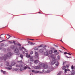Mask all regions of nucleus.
Masks as SVG:
<instances>
[{
  "label": "nucleus",
  "instance_id": "1",
  "mask_svg": "<svg viewBox=\"0 0 75 75\" xmlns=\"http://www.w3.org/2000/svg\"><path fill=\"white\" fill-rule=\"evenodd\" d=\"M16 67H19L20 68V71H23L24 69H26L27 68V67L25 66H23L22 64H20L19 65L16 64Z\"/></svg>",
  "mask_w": 75,
  "mask_h": 75
},
{
  "label": "nucleus",
  "instance_id": "2",
  "mask_svg": "<svg viewBox=\"0 0 75 75\" xmlns=\"http://www.w3.org/2000/svg\"><path fill=\"white\" fill-rule=\"evenodd\" d=\"M52 62L51 63V65H54L55 62H56V60L57 59H56V58L55 57H52Z\"/></svg>",
  "mask_w": 75,
  "mask_h": 75
},
{
  "label": "nucleus",
  "instance_id": "3",
  "mask_svg": "<svg viewBox=\"0 0 75 75\" xmlns=\"http://www.w3.org/2000/svg\"><path fill=\"white\" fill-rule=\"evenodd\" d=\"M15 52L16 53V54L17 55H20V52H19V50L18 49H15L14 50Z\"/></svg>",
  "mask_w": 75,
  "mask_h": 75
},
{
  "label": "nucleus",
  "instance_id": "4",
  "mask_svg": "<svg viewBox=\"0 0 75 75\" xmlns=\"http://www.w3.org/2000/svg\"><path fill=\"white\" fill-rule=\"evenodd\" d=\"M4 59V61H6L7 59L6 57V55H4V56H2L0 57V59L1 60H3Z\"/></svg>",
  "mask_w": 75,
  "mask_h": 75
},
{
  "label": "nucleus",
  "instance_id": "5",
  "mask_svg": "<svg viewBox=\"0 0 75 75\" xmlns=\"http://www.w3.org/2000/svg\"><path fill=\"white\" fill-rule=\"evenodd\" d=\"M43 67L44 69H47L48 68V65L47 64H41Z\"/></svg>",
  "mask_w": 75,
  "mask_h": 75
},
{
  "label": "nucleus",
  "instance_id": "6",
  "mask_svg": "<svg viewBox=\"0 0 75 75\" xmlns=\"http://www.w3.org/2000/svg\"><path fill=\"white\" fill-rule=\"evenodd\" d=\"M42 67V65L41 64L38 66H35L34 67V68L35 69H40L41 67Z\"/></svg>",
  "mask_w": 75,
  "mask_h": 75
},
{
  "label": "nucleus",
  "instance_id": "7",
  "mask_svg": "<svg viewBox=\"0 0 75 75\" xmlns=\"http://www.w3.org/2000/svg\"><path fill=\"white\" fill-rule=\"evenodd\" d=\"M12 55H13V54L9 52L6 55H5V57H11V56Z\"/></svg>",
  "mask_w": 75,
  "mask_h": 75
},
{
  "label": "nucleus",
  "instance_id": "8",
  "mask_svg": "<svg viewBox=\"0 0 75 75\" xmlns=\"http://www.w3.org/2000/svg\"><path fill=\"white\" fill-rule=\"evenodd\" d=\"M35 57L38 58V59H39V57L38 56V53L37 52H35Z\"/></svg>",
  "mask_w": 75,
  "mask_h": 75
},
{
  "label": "nucleus",
  "instance_id": "9",
  "mask_svg": "<svg viewBox=\"0 0 75 75\" xmlns=\"http://www.w3.org/2000/svg\"><path fill=\"white\" fill-rule=\"evenodd\" d=\"M30 61L31 62H33L34 61V59H33V57H30Z\"/></svg>",
  "mask_w": 75,
  "mask_h": 75
},
{
  "label": "nucleus",
  "instance_id": "10",
  "mask_svg": "<svg viewBox=\"0 0 75 75\" xmlns=\"http://www.w3.org/2000/svg\"><path fill=\"white\" fill-rule=\"evenodd\" d=\"M39 52L40 53H42L44 52V50L42 49H41L39 50Z\"/></svg>",
  "mask_w": 75,
  "mask_h": 75
},
{
  "label": "nucleus",
  "instance_id": "11",
  "mask_svg": "<svg viewBox=\"0 0 75 75\" xmlns=\"http://www.w3.org/2000/svg\"><path fill=\"white\" fill-rule=\"evenodd\" d=\"M7 69H8V70H10V69H12V67L11 66H9V67L7 68Z\"/></svg>",
  "mask_w": 75,
  "mask_h": 75
},
{
  "label": "nucleus",
  "instance_id": "12",
  "mask_svg": "<svg viewBox=\"0 0 75 75\" xmlns=\"http://www.w3.org/2000/svg\"><path fill=\"white\" fill-rule=\"evenodd\" d=\"M53 53V50H51L49 51V54H52Z\"/></svg>",
  "mask_w": 75,
  "mask_h": 75
},
{
  "label": "nucleus",
  "instance_id": "13",
  "mask_svg": "<svg viewBox=\"0 0 75 75\" xmlns=\"http://www.w3.org/2000/svg\"><path fill=\"white\" fill-rule=\"evenodd\" d=\"M22 48L23 50H24V51H25V52H28V50H27V49L24 47H22Z\"/></svg>",
  "mask_w": 75,
  "mask_h": 75
},
{
  "label": "nucleus",
  "instance_id": "14",
  "mask_svg": "<svg viewBox=\"0 0 75 75\" xmlns=\"http://www.w3.org/2000/svg\"><path fill=\"white\" fill-rule=\"evenodd\" d=\"M4 34H1L0 36V38H4Z\"/></svg>",
  "mask_w": 75,
  "mask_h": 75
},
{
  "label": "nucleus",
  "instance_id": "15",
  "mask_svg": "<svg viewBox=\"0 0 75 75\" xmlns=\"http://www.w3.org/2000/svg\"><path fill=\"white\" fill-rule=\"evenodd\" d=\"M35 74L37 73H39V74H41V72L39 71H35Z\"/></svg>",
  "mask_w": 75,
  "mask_h": 75
},
{
  "label": "nucleus",
  "instance_id": "16",
  "mask_svg": "<svg viewBox=\"0 0 75 75\" xmlns=\"http://www.w3.org/2000/svg\"><path fill=\"white\" fill-rule=\"evenodd\" d=\"M15 65H16V62H12V63H11V65L12 66Z\"/></svg>",
  "mask_w": 75,
  "mask_h": 75
},
{
  "label": "nucleus",
  "instance_id": "17",
  "mask_svg": "<svg viewBox=\"0 0 75 75\" xmlns=\"http://www.w3.org/2000/svg\"><path fill=\"white\" fill-rule=\"evenodd\" d=\"M45 55H46V56H47L48 55V52H46L44 53Z\"/></svg>",
  "mask_w": 75,
  "mask_h": 75
},
{
  "label": "nucleus",
  "instance_id": "18",
  "mask_svg": "<svg viewBox=\"0 0 75 75\" xmlns=\"http://www.w3.org/2000/svg\"><path fill=\"white\" fill-rule=\"evenodd\" d=\"M39 62V60H35L34 61L35 64H37Z\"/></svg>",
  "mask_w": 75,
  "mask_h": 75
},
{
  "label": "nucleus",
  "instance_id": "19",
  "mask_svg": "<svg viewBox=\"0 0 75 75\" xmlns=\"http://www.w3.org/2000/svg\"><path fill=\"white\" fill-rule=\"evenodd\" d=\"M6 35H7L8 37V38H10V37H12L13 38V37H12V36H10V35L9 34H6Z\"/></svg>",
  "mask_w": 75,
  "mask_h": 75
},
{
  "label": "nucleus",
  "instance_id": "20",
  "mask_svg": "<svg viewBox=\"0 0 75 75\" xmlns=\"http://www.w3.org/2000/svg\"><path fill=\"white\" fill-rule=\"evenodd\" d=\"M34 50H38V48L35 47L34 48Z\"/></svg>",
  "mask_w": 75,
  "mask_h": 75
},
{
  "label": "nucleus",
  "instance_id": "21",
  "mask_svg": "<svg viewBox=\"0 0 75 75\" xmlns=\"http://www.w3.org/2000/svg\"><path fill=\"white\" fill-rule=\"evenodd\" d=\"M47 47V46L46 45H45L43 47V49H44L45 50L46 49V47Z\"/></svg>",
  "mask_w": 75,
  "mask_h": 75
},
{
  "label": "nucleus",
  "instance_id": "22",
  "mask_svg": "<svg viewBox=\"0 0 75 75\" xmlns=\"http://www.w3.org/2000/svg\"><path fill=\"white\" fill-rule=\"evenodd\" d=\"M20 57L22 59H23V55L22 54H21L20 55Z\"/></svg>",
  "mask_w": 75,
  "mask_h": 75
},
{
  "label": "nucleus",
  "instance_id": "23",
  "mask_svg": "<svg viewBox=\"0 0 75 75\" xmlns=\"http://www.w3.org/2000/svg\"><path fill=\"white\" fill-rule=\"evenodd\" d=\"M27 58H30V54H28V55H27L26 56Z\"/></svg>",
  "mask_w": 75,
  "mask_h": 75
},
{
  "label": "nucleus",
  "instance_id": "24",
  "mask_svg": "<svg viewBox=\"0 0 75 75\" xmlns=\"http://www.w3.org/2000/svg\"><path fill=\"white\" fill-rule=\"evenodd\" d=\"M17 45H18V46H19V47H21V44L19 43L17 44Z\"/></svg>",
  "mask_w": 75,
  "mask_h": 75
},
{
  "label": "nucleus",
  "instance_id": "25",
  "mask_svg": "<svg viewBox=\"0 0 75 75\" xmlns=\"http://www.w3.org/2000/svg\"><path fill=\"white\" fill-rule=\"evenodd\" d=\"M66 69V67L64 66L63 67L62 69H63L64 70V69Z\"/></svg>",
  "mask_w": 75,
  "mask_h": 75
},
{
  "label": "nucleus",
  "instance_id": "26",
  "mask_svg": "<svg viewBox=\"0 0 75 75\" xmlns=\"http://www.w3.org/2000/svg\"><path fill=\"white\" fill-rule=\"evenodd\" d=\"M57 58L58 59H60V56L59 55H58L57 57Z\"/></svg>",
  "mask_w": 75,
  "mask_h": 75
},
{
  "label": "nucleus",
  "instance_id": "27",
  "mask_svg": "<svg viewBox=\"0 0 75 75\" xmlns=\"http://www.w3.org/2000/svg\"><path fill=\"white\" fill-rule=\"evenodd\" d=\"M17 62H19V63H21V62H22V61H18Z\"/></svg>",
  "mask_w": 75,
  "mask_h": 75
},
{
  "label": "nucleus",
  "instance_id": "28",
  "mask_svg": "<svg viewBox=\"0 0 75 75\" xmlns=\"http://www.w3.org/2000/svg\"><path fill=\"white\" fill-rule=\"evenodd\" d=\"M66 67H67V68H69V64H68L66 65Z\"/></svg>",
  "mask_w": 75,
  "mask_h": 75
},
{
  "label": "nucleus",
  "instance_id": "29",
  "mask_svg": "<svg viewBox=\"0 0 75 75\" xmlns=\"http://www.w3.org/2000/svg\"><path fill=\"white\" fill-rule=\"evenodd\" d=\"M42 45H41L39 46H38V48H40V47H42Z\"/></svg>",
  "mask_w": 75,
  "mask_h": 75
},
{
  "label": "nucleus",
  "instance_id": "30",
  "mask_svg": "<svg viewBox=\"0 0 75 75\" xmlns=\"http://www.w3.org/2000/svg\"><path fill=\"white\" fill-rule=\"evenodd\" d=\"M33 54V51H32L30 52V54L31 55H32V54Z\"/></svg>",
  "mask_w": 75,
  "mask_h": 75
},
{
  "label": "nucleus",
  "instance_id": "31",
  "mask_svg": "<svg viewBox=\"0 0 75 75\" xmlns=\"http://www.w3.org/2000/svg\"><path fill=\"white\" fill-rule=\"evenodd\" d=\"M57 51H58L57 50H55L53 52L54 53H55V52H57Z\"/></svg>",
  "mask_w": 75,
  "mask_h": 75
},
{
  "label": "nucleus",
  "instance_id": "32",
  "mask_svg": "<svg viewBox=\"0 0 75 75\" xmlns=\"http://www.w3.org/2000/svg\"><path fill=\"white\" fill-rule=\"evenodd\" d=\"M9 43H10V44H13V42H11V41H9Z\"/></svg>",
  "mask_w": 75,
  "mask_h": 75
},
{
  "label": "nucleus",
  "instance_id": "33",
  "mask_svg": "<svg viewBox=\"0 0 75 75\" xmlns=\"http://www.w3.org/2000/svg\"><path fill=\"white\" fill-rule=\"evenodd\" d=\"M19 50H20V51H21V50H22V48L21 47H19Z\"/></svg>",
  "mask_w": 75,
  "mask_h": 75
},
{
  "label": "nucleus",
  "instance_id": "34",
  "mask_svg": "<svg viewBox=\"0 0 75 75\" xmlns=\"http://www.w3.org/2000/svg\"><path fill=\"white\" fill-rule=\"evenodd\" d=\"M71 68L72 69H74V66H73V65H72L71 67Z\"/></svg>",
  "mask_w": 75,
  "mask_h": 75
},
{
  "label": "nucleus",
  "instance_id": "35",
  "mask_svg": "<svg viewBox=\"0 0 75 75\" xmlns=\"http://www.w3.org/2000/svg\"><path fill=\"white\" fill-rule=\"evenodd\" d=\"M13 43L15 45H16V41H13Z\"/></svg>",
  "mask_w": 75,
  "mask_h": 75
},
{
  "label": "nucleus",
  "instance_id": "36",
  "mask_svg": "<svg viewBox=\"0 0 75 75\" xmlns=\"http://www.w3.org/2000/svg\"><path fill=\"white\" fill-rule=\"evenodd\" d=\"M6 65L7 66H8V65H9V63H8V62H7Z\"/></svg>",
  "mask_w": 75,
  "mask_h": 75
},
{
  "label": "nucleus",
  "instance_id": "37",
  "mask_svg": "<svg viewBox=\"0 0 75 75\" xmlns=\"http://www.w3.org/2000/svg\"><path fill=\"white\" fill-rule=\"evenodd\" d=\"M59 54V52H57L56 53V55H58Z\"/></svg>",
  "mask_w": 75,
  "mask_h": 75
},
{
  "label": "nucleus",
  "instance_id": "38",
  "mask_svg": "<svg viewBox=\"0 0 75 75\" xmlns=\"http://www.w3.org/2000/svg\"><path fill=\"white\" fill-rule=\"evenodd\" d=\"M66 57H67V58H71V57H69L67 56H66Z\"/></svg>",
  "mask_w": 75,
  "mask_h": 75
},
{
  "label": "nucleus",
  "instance_id": "39",
  "mask_svg": "<svg viewBox=\"0 0 75 75\" xmlns=\"http://www.w3.org/2000/svg\"><path fill=\"white\" fill-rule=\"evenodd\" d=\"M32 72H34V73H35V70H32Z\"/></svg>",
  "mask_w": 75,
  "mask_h": 75
},
{
  "label": "nucleus",
  "instance_id": "40",
  "mask_svg": "<svg viewBox=\"0 0 75 75\" xmlns=\"http://www.w3.org/2000/svg\"><path fill=\"white\" fill-rule=\"evenodd\" d=\"M49 72H50V71L49 70H47L46 71V73H48Z\"/></svg>",
  "mask_w": 75,
  "mask_h": 75
},
{
  "label": "nucleus",
  "instance_id": "41",
  "mask_svg": "<svg viewBox=\"0 0 75 75\" xmlns=\"http://www.w3.org/2000/svg\"><path fill=\"white\" fill-rule=\"evenodd\" d=\"M67 69H66L65 70V72L66 73L67 72Z\"/></svg>",
  "mask_w": 75,
  "mask_h": 75
},
{
  "label": "nucleus",
  "instance_id": "42",
  "mask_svg": "<svg viewBox=\"0 0 75 75\" xmlns=\"http://www.w3.org/2000/svg\"><path fill=\"white\" fill-rule=\"evenodd\" d=\"M68 54V53L67 52H65L64 53V54Z\"/></svg>",
  "mask_w": 75,
  "mask_h": 75
},
{
  "label": "nucleus",
  "instance_id": "43",
  "mask_svg": "<svg viewBox=\"0 0 75 75\" xmlns=\"http://www.w3.org/2000/svg\"><path fill=\"white\" fill-rule=\"evenodd\" d=\"M61 75V73H60L59 72L58 74L57 75Z\"/></svg>",
  "mask_w": 75,
  "mask_h": 75
},
{
  "label": "nucleus",
  "instance_id": "44",
  "mask_svg": "<svg viewBox=\"0 0 75 75\" xmlns=\"http://www.w3.org/2000/svg\"><path fill=\"white\" fill-rule=\"evenodd\" d=\"M23 53L24 54H25V52L23 51Z\"/></svg>",
  "mask_w": 75,
  "mask_h": 75
},
{
  "label": "nucleus",
  "instance_id": "45",
  "mask_svg": "<svg viewBox=\"0 0 75 75\" xmlns=\"http://www.w3.org/2000/svg\"><path fill=\"white\" fill-rule=\"evenodd\" d=\"M67 54H68V55H71V54L70 53H67Z\"/></svg>",
  "mask_w": 75,
  "mask_h": 75
},
{
  "label": "nucleus",
  "instance_id": "46",
  "mask_svg": "<svg viewBox=\"0 0 75 75\" xmlns=\"http://www.w3.org/2000/svg\"><path fill=\"white\" fill-rule=\"evenodd\" d=\"M6 72L5 71H3V74H5V73H6Z\"/></svg>",
  "mask_w": 75,
  "mask_h": 75
},
{
  "label": "nucleus",
  "instance_id": "47",
  "mask_svg": "<svg viewBox=\"0 0 75 75\" xmlns=\"http://www.w3.org/2000/svg\"><path fill=\"white\" fill-rule=\"evenodd\" d=\"M65 64V62H63V65H64V64Z\"/></svg>",
  "mask_w": 75,
  "mask_h": 75
},
{
  "label": "nucleus",
  "instance_id": "48",
  "mask_svg": "<svg viewBox=\"0 0 75 75\" xmlns=\"http://www.w3.org/2000/svg\"><path fill=\"white\" fill-rule=\"evenodd\" d=\"M28 53H26V55L27 56V55H28Z\"/></svg>",
  "mask_w": 75,
  "mask_h": 75
},
{
  "label": "nucleus",
  "instance_id": "49",
  "mask_svg": "<svg viewBox=\"0 0 75 75\" xmlns=\"http://www.w3.org/2000/svg\"><path fill=\"white\" fill-rule=\"evenodd\" d=\"M62 47L63 48H64V50H67V49H65V48L64 47Z\"/></svg>",
  "mask_w": 75,
  "mask_h": 75
},
{
  "label": "nucleus",
  "instance_id": "50",
  "mask_svg": "<svg viewBox=\"0 0 75 75\" xmlns=\"http://www.w3.org/2000/svg\"><path fill=\"white\" fill-rule=\"evenodd\" d=\"M1 72H3V70H1Z\"/></svg>",
  "mask_w": 75,
  "mask_h": 75
},
{
  "label": "nucleus",
  "instance_id": "51",
  "mask_svg": "<svg viewBox=\"0 0 75 75\" xmlns=\"http://www.w3.org/2000/svg\"><path fill=\"white\" fill-rule=\"evenodd\" d=\"M30 40H31L32 41H33L34 39H30Z\"/></svg>",
  "mask_w": 75,
  "mask_h": 75
},
{
  "label": "nucleus",
  "instance_id": "52",
  "mask_svg": "<svg viewBox=\"0 0 75 75\" xmlns=\"http://www.w3.org/2000/svg\"><path fill=\"white\" fill-rule=\"evenodd\" d=\"M67 70L68 71H70V70H69V69H68Z\"/></svg>",
  "mask_w": 75,
  "mask_h": 75
},
{
  "label": "nucleus",
  "instance_id": "53",
  "mask_svg": "<svg viewBox=\"0 0 75 75\" xmlns=\"http://www.w3.org/2000/svg\"><path fill=\"white\" fill-rule=\"evenodd\" d=\"M56 65V66H58V64H57Z\"/></svg>",
  "mask_w": 75,
  "mask_h": 75
},
{
  "label": "nucleus",
  "instance_id": "54",
  "mask_svg": "<svg viewBox=\"0 0 75 75\" xmlns=\"http://www.w3.org/2000/svg\"><path fill=\"white\" fill-rule=\"evenodd\" d=\"M5 41V40H2L0 42H3V41Z\"/></svg>",
  "mask_w": 75,
  "mask_h": 75
},
{
  "label": "nucleus",
  "instance_id": "55",
  "mask_svg": "<svg viewBox=\"0 0 75 75\" xmlns=\"http://www.w3.org/2000/svg\"><path fill=\"white\" fill-rule=\"evenodd\" d=\"M30 75H33V73H31Z\"/></svg>",
  "mask_w": 75,
  "mask_h": 75
},
{
  "label": "nucleus",
  "instance_id": "56",
  "mask_svg": "<svg viewBox=\"0 0 75 75\" xmlns=\"http://www.w3.org/2000/svg\"><path fill=\"white\" fill-rule=\"evenodd\" d=\"M74 69H75V66L74 67Z\"/></svg>",
  "mask_w": 75,
  "mask_h": 75
},
{
  "label": "nucleus",
  "instance_id": "57",
  "mask_svg": "<svg viewBox=\"0 0 75 75\" xmlns=\"http://www.w3.org/2000/svg\"><path fill=\"white\" fill-rule=\"evenodd\" d=\"M38 13H39V14H41V12H39Z\"/></svg>",
  "mask_w": 75,
  "mask_h": 75
},
{
  "label": "nucleus",
  "instance_id": "58",
  "mask_svg": "<svg viewBox=\"0 0 75 75\" xmlns=\"http://www.w3.org/2000/svg\"><path fill=\"white\" fill-rule=\"evenodd\" d=\"M30 62V64H33V63H31V62Z\"/></svg>",
  "mask_w": 75,
  "mask_h": 75
},
{
  "label": "nucleus",
  "instance_id": "59",
  "mask_svg": "<svg viewBox=\"0 0 75 75\" xmlns=\"http://www.w3.org/2000/svg\"><path fill=\"white\" fill-rule=\"evenodd\" d=\"M74 74H75V71H74Z\"/></svg>",
  "mask_w": 75,
  "mask_h": 75
},
{
  "label": "nucleus",
  "instance_id": "60",
  "mask_svg": "<svg viewBox=\"0 0 75 75\" xmlns=\"http://www.w3.org/2000/svg\"><path fill=\"white\" fill-rule=\"evenodd\" d=\"M59 51H60V52H61V50H59Z\"/></svg>",
  "mask_w": 75,
  "mask_h": 75
},
{
  "label": "nucleus",
  "instance_id": "61",
  "mask_svg": "<svg viewBox=\"0 0 75 75\" xmlns=\"http://www.w3.org/2000/svg\"><path fill=\"white\" fill-rule=\"evenodd\" d=\"M11 48H12V49H13V48L11 47Z\"/></svg>",
  "mask_w": 75,
  "mask_h": 75
},
{
  "label": "nucleus",
  "instance_id": "62",
  "mask_svg": "<svg viewBox=\"0 0 75 75\" xmlns=\"http://www.w3.org/2000/svg\"><path fill=\"white\" fill-rule=\"evenodd\" d=\"M62 42H63L62 41Z\"/></svg>",
  "mask_w": 75,
  "mask_h": 75
},
{
  "label": "nucleus",
  "instance_id": "63",
  "mask_svg": "<svg viewBox=\"0 0 75 75\" xmlns=\"http://www.w3.org/2000/svg\"><path fill=\"white\" fill-rule=\"evenodd\" d=\"M8 38H8L7 39V40H8Z\"/></svg>",
  "mask_w": 75,
  "mask_h": 75
},
{
  "label": "nucleus",
  "instance_id": "64",
  "mask_svg": "<svg viewBox=\"0 0 75 75\" xmlns=\"http://www.w3.org/2000/svg\"><path fill=\"white\" fill-rule=\"evenodd\" d=\"M60 41H62V40H61Z\"/></svg>",
  "mask_w": 75,
  "mask_h": 75
}]
</instances>
